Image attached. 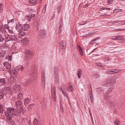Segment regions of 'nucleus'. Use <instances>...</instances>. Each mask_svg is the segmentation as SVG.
<instances>
[{"label":"nucleus","instance_id":"1","mask_svg":"<svg viewBox=\"0 0 125 125\" xmlns=\"http://www.w3.org/2000/svg\"><path fill=\"white\" fill-rule=\"evenodd\" d=\"M22 113L17 109L11 107H8L7 108V111L5 112L6 121L8 124H12L13 122L12 119L13 116H17L19 114L21 115Z\"/></svg>","mask_w":125,"mask_h":125},{"label":"nucleus","instance_id":"2","mask_svg":"<svg viewBox=\"0 0 125 125\" xmlns=\"http://www.w3.org/2000/svg\"><path fill=\"white\" fill-rule=\"evenodd\" d=\"M31 75H34L35 77L34 78H32L31 79L29 80H27L25 82V83H27L31 81L32 83H34L35 82L36 80V74L37 72L36 71V69L35 67L34 66H31V69L29 71Z\"/></svg>","mask_w":125,"mask_h":125},{"label":"nucleus","instance_id":"3","mask_svg":"<svg viewBox=\"0 0 125 125\" xmlns=\"http://www.w3.org/2000/svg\"><path fill=\"white\" fill-rule=\"evenodd\" d=\"M110 93L105 94H104V100H106L107 102L109 103V104L111 106H114L115 102L114 100L110 96Z\"/></svg>","mask_w":125,"mask_h":125},{"label":"nucleus","instance_id":"4","mask_svg":"<svg viewBox=\"0 0 125 125\" xmlns=\"http://www.w3.org/2000/svg\"><path fill=\"white\" fill-rule=\"evenodd\" d=\"M22 104V103L21 101L19 100L16 101L15 103V106L16 108L20 111V112H21L24 114V111L21 106Z\"/></svg>","mask_w":125,"mask_h":125},{"label":"nucleus","instance_id":"5","mask_svg":"<svg viewBox=\"0 0 125 125\" xmlns=\"http://www.w3.org/2000/svg\"><path fill=\"white\" fill-rule=\"evenodd\" d=\"M8 81L9 84L11 86H12L16 83V80L15 77L11 76L10 78H9Z\"/></svg>","mask_w":125,"mask_h":125},{"label":"nucleus","instance_id":"6","mask_svg":"<svg viewBox=\"0 0 125 125\" xmlns=\"http://www.w3.org/2000/svg\"><path fill=\"white\" fill-rule=\"evenodd\" d=\"M35 16L34 14L30 13L26 16V18L28 21H31L34 19Z\"/></svg>","mask_w":125,"mask_h":125},{"label":"nucleus","instance_id":"7","mask_svg":"<svg viewBox=\"0 0 125 125\" xmlns=\"http://www.w3.org/2000/svg\"><path fill=\"white\" fill-rule=\"evenodd\" d=\"M51 94L52 97L53 98V100L55 101L56 100V88L55 86L52 87Z\"/></svg>","mask_w":125,"mask_h":125},{"label":"nucleus","instance_id":"8","mask_svg":"<svg viewBox=\"0 0 125 125\" xmlns=\"http://www.w3.org/2000/svg\"><path fill=\"white\" fill-rule=\"evenodd\" d=\"M26 60H29L31 58V56L34 54L33 52L31 51L27 50L26 52Z\"/></svg>","mask_w":125,"mask_h":125},{"label":"nucleus","instance_id":"9","mask_svg":"<svg viewBox=\"0 0 125 125\" xmlns=\"http://www.w3.org/2000/svg\"><path fill=\"white\" fill-rule=\"evenodd\" d=\"M47 32L45 30H40V31L39 36L42 39L46 37Z\"/></svg>","mask_w":125,"mask_h":125},{"label":"nucleus","instance_id":"10","mask_svg":"<svg viewBox=\"0 0 125 125\" xmlns=\"http://www.w3.org/2000/svg\"><path fill=\"white\" fill-rule=\"evenodd\" d=\"M45 72L44 71H42V74L41 77V85L42 87H44L45 86Z\"/></svg>","mask_w":125,"mask_h":125},{"label":"nucleus","instance_id":"11","mask_svg":"<svg viewBox=\"0 0 125 125\" xmlns=\"http://www.w3.org/2000/svg\"><path fill=\"white\" fill-rule=\"evenodd\" d=\"M115 82V81L114 80V81H112L111 80L108 79L104 82V85L106 86H109L111 84H114Z\"/></svg>","mask_w":125,"mask_h":125},{"label":"nucleus","instance_id":"12","mask_svg":"<svg viewBox=\"0 0 125 125\" xmlns=\"http://www.w3.org/2000/svg\"><path fill=\"white\" fill-rule=\"evenodd\" d=\"M16 70L14 69L13 70H10V73L11 74V75L12 76L15 77H17L18 74L19 73L18 72V70H17L16 69Z\"/></svg>","mask_w":125,"mask_h":125},{"label":"nucleus","instance_id":"13","mask_svg":"<svg viewBox=\"0 0 125 125\" xmlns=\"http://www.w3.org/2000/svg\"><path fill=\"white\" fill-rule=\"evenodd\" d=\"M12 86V89L16 92H17L20 91V86L17 84L15 83Z\"/></svg>","mask_w":125,"mask_h":125},{"label":"nucleus","instance_id":"14","mask_svg":"<svg viewBox=\"0 0 125 125\" xmlns=\"http://www.w3.org/2000/svg\"><path fill=\"white\" fill-rule=\"evenodd\" d=\"M7 84V81L5 78H0V86H5Z\"/></svg>","mask_w":125,"mask_h":125},{"label":"nucleus","instance_id":"15","mask_svg":"<svg viewBox=\"0 0 125 125\" xmlns=\"http://www.w3.org/2000/svg\"><path fill=\"white\" fill-rule=\"evenodd\" d=\"M59 89L61 91L63 95L66 97L68 100L69 101V97L68 96V94L67 93L65 89L62 87L60 88Z\"/></svg>","mask_w":125,"mask_h":125},{"label":"nucleus","instance_id":"16","mask_svg":"<svg viewBox=\"0 0 125 125\" xmlns=\"http://www.w3.org/2000/svg\"><path fill=\"white\" fill-rule=\"evenodd\" d=\"M31 101V100L28 97H26L24 100V105L26 107L27 105H28L30 104Z\"/></svg>","mask_w":125,"mask_h":125},{"label":"nucleus","instance_id":"17","mask_svg":"<svg viewBox=\"0 0 125 125\" xmlns=\"http://www.w3.org/2000/svg\"><path fill=\"white\" fill-rule=\"evenodd\" d=\"M66 43L64 41H62L60 43V47L62 50H64L66 48Z\"/></svg>","mask_w":125,"mask_h":125},{"label":"nucleus","instance_id":"18","mask_svg":"<svg viewBox=\"0 0 125 125\" xmlns=\"http://www.w3.org/2000/svg\"><path fill=\"white\" fill-rule=\"evenodd\" d=\"M58 67H55L54 68V74H55V77L56 79H58L59 78L58 75Z\"/></svg>","mask_w":125,"mask_h":125},{"label":"nucleus","instance_id":"19","mask_svg":"<svg viewBox=\"0 0 125 125\" xmlns=\"http://www.w3.org/2000/svg\"><path fill=\"white\" fill-rule=\"evenodd\" d=\"M22 25L20 24H17L15 29L18 32H20L22 30Z\"/></svg>","mask_w":125,"mask_h":125},{"label":"nucleus","instance_id":"20","mask_svg":"<svg viewBox=\"0 0 125 125\" xmlns=\"http://www.w3.org/2000/svg\"><path fill=\"white\" fill-rule=\"evenodd\" d=\"M5 42L10 41H11V35H5Z\"/></svg>","mask_w":125,"mask_h":125},{"label":"nucleus","instance_id":"21","mask_svg":"<svg viewBox=\"0 0 125 125\" xmlns=\"http://www.w3.org/2000/svg\"><path fill=\"white\" fill-rule=\"evenodd\" d=\"M29 27V24H25L24 25L22 26V29L25 31H26L28 29Z\"/></svg>","mask_w":125,"mask_h":125},{"label":"nucleus","instance_id":"22","mask_svg":"<svg viewBox=\"0 0 125 125\" xmlns=\"http://www.w3.org/2000/svg\"><path fill=\"white\" fill-rule=\"evenodd\" d=\"M4 66L8 69H10V65L7 62H6L3 63Z\"/></svg>","mask_w":125,"mask_h":125},{"label":"nucleus","instance_id":"23","mask_svg":"<svg viewBox=\"0 0 125 125\" xmlns=\"http://www.w3.org/2000/svg\"><path fill=\"white\" fill-rule=\"evenodd\" d=\"M40 19L39 18H38L36 20V26L37 27V30L38 31L39 29V26L40 24Z\"/></svg>","mask_w":125,"mask_h":125},{"label":"nucleus","instance_id":"24","mask_svg":"<svg viewBox=\"0 0 125 125\" xmlns=\"http://www.w3.org/2000/svg\"><path fill=\"white\" fill-rule=\"evenodd\" d=\"M116 39V40H120L121 42H125V39L122 38L121 36H119V37H117Z\"/></svg>","mask_w":125,"mask_h":125},{"label":"nucleus","instance_id":"25","mask_svg":"<svg viewBox=\"0 0 125 125\" xmlns=\"http://www.w3.org/2000/svg\"><path fill=\"white\" fill-rule=\"evenodd\" d=\"M5 41V39L4 36L0 34V43H3Z\"/></svg>","mask_w":125,"mask_h":125},{"label":"nucleus","instance_id":"26","mask_svg":"<svg viewBox=\"0 0 125 125\" xmlns=\"http://www.w3.org/2000/svg\"><path fill=\"white\" fill-rule=\"evenodd\" d=\"M23 99V95L21 93H19L18 95L17 99L18 100H22Z\"/></svg>","mask_w":125,"mask_h":125},{"label":"nucleus","instance_id":"27","mask_svg":"<svg viewBox=\"0 0 125 125\" xmlns=\"http://www.w3.org/2000/svg\"><path fill=\"white\" fill-rule=\"evenodd\" d=\"M82 71L81 69H79L77 71V75L79 79L81 78V75L82 73Z\"/></svg>","mask_w":125,"mask_h":125},{"label":"nucleus","instance_id":"28","mask_svg":"<svg viewBox=\"0 0 125 125\" xmlns=\"http://www.w3.org/2000/svg\"><path fill=\"white\" fill-rule=\"evenodd\" d=\"M11 41H16L17 40V39L15 35H11Z\"/></svg>","mask_w":125,"mask_h":125},{"label":"nucleus","instance_id":"29","mask_svg":"<svg viewBox=\"0 0 125 125\" xmlns=\"http://www.w3.org/2000/svg\"><path fill=\"white\" fill-rule=\"evenodd\" d=\"M37 0H29V3L31 4H35L37 2Z\"/></svg>","mask_w":125,"mask_h":125},{"label":"nucleus","instance_id":"30","mask_svg":"<svg viewBox=\"0 0 125 125\" xmlns=\"http://www.w3.org/2000/svg\"><path fill=\"white\" fill-rule=\"evenodd\" d=\"M24 68V67L22 65H20V66H17L16 67V69L18 70V71H19L20 69H21V71L23 70Z\"/></svg>","mask_w":125,"mask_h":125},{"label":"nucleus","instance_id":"31","mask_svg":"<svg viewBox=\"0 0 125 125\" xmlns=\"http://www.w3.org/2000/svg\"><path fill=\"white\" fill-rule=\"evenodd\" d=\"M2 90L4 91H5L7 93H8L7 92L10 90V88L9 87H5L4 88H2Z\"/></svg>","mask_w":125,"mask_h":125},{"label":"nucleus","instance_id":"32","mask_svg":"<svg viewBox=\"0 0 125 125\" xmlns=\"http://www.w3.org/2000/svg\"><path fill=\"white\" fill-rule=\"evenodd\" d=\"M16 21V20L15 19L13 18L10 20H9L8 21V23H11L12 24L14 23Z\"/></svg>","mask_w":125,"mask_h":125},{"label":"nucleus","instance_id":"33","mask_svg":"<svg viewBox=\"0 0 125 125\" xmlns=\"http://www.w3.org/2000/svg\"><path fill=\"white\" fill-rule=\"evenodd\" d=\"M62 7L61 6H58L57 8V11L58 13H61L62 10Z\"/></svg>","mask_w":125,"mask_h":125},{"label":"nucleus","instance_id":"34","mask_svg":"<svg viewBox=\"0 0 125 125\" xmlns=\"http://www.w3.org/2000/svg\"><path fill=\"white\" fill-rule=\"evenodd\" d=\"M0 31L3 33H5L7 32V31L2 26H1V30Z\"/></svg>","mask_w":125,"mask_h":125},{"label":"nucleus","instance_id":"35","mask_svg":"<svg viewBox=\"0 0 125 125\" xmlns=\"http://www.w3.org/2000/svg\"><path fill=\"white\" fill-rule=\"evenodd\" d=\"M73 89V88L72 86H70L68 87L67 89V90L68 92H70L72 91Z\"/></svg>","mask_w":125,"mask_h":125},{"label":"nucleus","instance_id":"36","mask_svg":"<svg viewBox=\"0 0 125 125\" xmlns=\"http://www.w3.org/2000/svg\"><path fill=\"white\" fill-rule=\"evenodd\" d=\"M5 55V53L3 52H0V58L4 57Z\"/></svg>","mask_w":125,"mask_h":125},{"label":"nucleus","instance_id":"37","mask_svg":"<svg viewBox=\"0 0 125 125\" xmlns=\"http://www.w3.org/2000/svg\"><path fill=\"white\" fill-rule=\"evenodd\" d=\"M115 125H120V122L118 119H116L114 122Z\"/></svg>","mask_w":125,"mask_h":125},{"label":"nucleus","instance_id":"38","mask_svg":"<svg viewBox=\"0 0 125 125\" xmlns=\"http://www.w3.org/2000/svg\"><path fill=\"white\" fill-rule=\"evenodd\" d=\"M114 72V69H110L108 70H107L106 71V73H107L109 74H113V73H111V72L113 73Z\"/></svg>","mask_w":125,"mask_h":125},{"label":"nucleus","instance_id":"39","mask_svg":"<svg viewBox=\"0 0 125 125\" xmlns=\"http://www.w3.org/2000/svg\"><path fill=\"white\" fill-rule=\"evenodd\" d=\"M62 19H60V25L59 27V30H62V27L61 25L62 24Z\"/></svg>","mask_w":125,"mask_h":125},{"label":"nucleus","instance_id":"40","mask_svg":"<svg viewBox=\"0 0 125 125\" xmlns=\"http://www.w3.org/2000/svg\"><path fill=\"white\" fill-rule=\"evenodd\" d=\"M3 5L2 4L0 3V13L3 11Z\"/></svg>","mask_w":125,"mask_h":125},{"label":"nucleus","instance_id":"41","mask_svg":"<svg viewBox=\"0 0 125 125\" xmlns=\"http://www.w3.org/2000/svg\"><path fill=\"white\" fill-rule=\"evenodd\" d=\"M4 28L5 30H7L8 29H9L10 28L9 27V26L7 24H4Z\"/></svg>","mask_w":125,"mask_h":125},{"label":"nucleus","instance_id":"42","mask_svg":"<svg viewBox=\"0 0 125 125\" xmlns=\"http://www.w3.org/2000/svg\"><path fill=\"white\" fill-rule=\"evenodd\" d=\"M100 38H96L95 39H93V40H92L91 42V44H94V43L93 42L94 41H97L98 40L100 39Z\"/></svg>","mask_w":125,"mask_h":125},{"label":"nucleus","instance_id":"43","mask_svg":"<svg viewBox=\"0 0 125 125\" xmlns=\"http://www.w3.org/2000/svg\"><path fill=\"white\" fill-rule=\"evenodd\" d=\"M19 33V35H21L22 36H24L26 34V32L24 31H21Z\"/></svg>","mask_w":125,"mask_h":125},{"label":"nucleus","instance_id":"44","mask_svg":"<svg viewBox=\"0 0 125 125\" xmlns=\"http://www.w3.org/2000/svg\"><path fill=\"white\" fill-rule=\"evenodd\" d=\"M7 31L10 34H12L13 33L12 28H10Z\"/></svg>","mask_w":125,"mask_h":125},{"label":"nucleus","instance_id":"45","mask_svg":"<svg viewBox=\"0 0 125 125\" xmlns=\"http://www.w3.org/2000/svg\"><path fill=\"white\" fill-rule=\"evenodd\" d=\"M122 10L120 9H115L114 10V12H119L121 11Z\"/></svg>","mask_w":125,"mask_h":125},{"label":"nucleus","instance_id":"46","mask_svg":"<svg viewBox=\"0 0 125 125\" xmlns=\"http://www.w3.org/2000/svg\"><path fill=\"white\" fill-rule=\"evenodd\" d=\"M4 96V94L2 92H0V100L3 98Z\"/></svg>","mask_w":125,"mask_h":125},{"label":"nucleus","instance_id":"47","mask_svg":"<svg viewBox=\"0 0 125 125\" xmlns=\"http://www.w3.org/2000/svg\"><path fill=\"white\" fill-rule=\"evenodd\" d=\"M33 123L34 125H37L38 123V121L36 118H34Z\"/></svg>","mask_w":125,"mask_h":125},{"label":"nucleus","instance_id":"48","mask_svg":"<svg viewBox=\"0 0 125 125\" xmlns=\"http://www.w3.org/2000/svg\"><path fill=\"white\" fill-rule=\"evenodd\" d=\"M4 111L2 107L0 104V113H3Z\"/></svg>","mask_w":125,"mask_h":125},{"label":"nucleus","instance_id":"49","mask_svg":"<svg viewBox=\"0 0 125 125\" xmlns=\"http://www.w3.org/2000/svg\"><path fill=\"white\" fill-rule=\"evenodd\" d=\"M96 65L99 66H100L101 67H103V65H102L101 63L99 62H97L96 63Z\"/></svg>","mask_w":125,"mask_h":125},{"label":"nucleus","instance_id":"50","mask_svg":"<svg viewBox=\"0 0 125 125\" xmlns=\"http://www.w3.org/2000/svg\"><path fill=\"white\" fill-rule=\"evenodd\" d=\"M119 70H116V69H115L114 70V72H113V73H118L119 71H120Z\"/></svg>","mask_w":125,"mask_h":125},{"label":"nucleus","instance_id":"51","mask_svg":"<svg viewBox=\"0 0 125 125\" xmlns=\"http://www.w3.org/2000/svg\"><path fill=\"white\" fill-rule=\"evenodd\" d=\"M77 49H78L79 51H80V50H82V49L81 47L78 45H77Z\"/></svg>","mask_w":125,"mask_h":125},{"label":"nucleus","instance_id":"52","mask_svg":"<svg viewBox=\"0 0 125 125\" xmlns=\"http://www.w3.org/2000/svg\"><path fill=\"white\" fill-rule=\"evenodd\" d=\"M34 105V104H30L29 105V107L30 108H31Z\"/></svg>","mask_w":125,"mask_h":125},{"label":"nucleus","instance_id":"53","mask_svg":"<svg viewBox=\"0 0 125 125\" xmlns=\"http://www.w3.org/2000/svg\"><path fill=\"white\" fill-rule=\"evenodd\" d=\"M89 96L90 98V99H92L93 97L92 93L91 92L90 94H89Z\"/></svg>","mask_w":125,"mask_h":125},{"label":"nucleus","instance_id":"54","mask_svg":"<svg viewBox=\"0 0 125 125\" xmlns=\"http://www.w3.org/2000/svg\"><path fill=\"white\" fill-rule=\"evenodd\" d=\"M79 51L80 55L81 56H82L83 55L82 50H80V51Z\"/></svg>","mask_w":125,"mask_h":125},{"label":"nucleus","instance_id":"55","mask_svg":"<svg viewBox=\"0 0 125 125\" xmlns=\"http://www.w3.org/2000/svg\"><path fill=\"white\" fill-rule=\"evenodd\" d=\"M8 61H11V60L12 57L11 56H9L8 57Z\"/></svg>","mask_w":125,"mask_h":125},{"label":"nucleus","instance_id":"56","mask_svg":"<svg viewBox=\"0 0 125 125\" xmlns=\"http://www.w3.org/2000/svg\"><path fill=\"white\" fill-rule=\"evenodd\" d=\"M107 1L110 4H111L112 2V0H108Z\"/></svg>","mask_w":125,"mask_h":125},{"label":"nucleus","instance_id":"57","mask_svg":"<svg viewBox=\"0 0 125 125\" xmlns=\"http://www.w3.org/2000/svg\"><path fill=\"white\" fill-rule=\"evenodd\" d=\"M30 64L29 62H27V63H26V67H27L29 65V64Z\"/></svg>","mask_w":125,"mask_h":125},{"label":"nucleus","instance_id":"58","mask_svg":"<svg viewBox=\"0 0 125 125\" xmlns=\"http://www.w3.org/2000/svg\"><path fill=\"white\" fill-rule=\"evenodd\" d=\"M18 52L16 51H13L12 52L13 54H15L16 53H18Z\"/></svg>","mask_w":125,"mask_h":125},{"label":"nucleus","instance_id":"59","mask_svg":"<svg viewBox=\"0 0 125 125\" xmlns=\"http://www.w3.org/2000/svg\"><path fill=\"white\" fill-rule=\"evenodd\" d=\"M89 113H90V116L91 117V118H92V113H91V110L89 109Z\"/></svg>","mask_w":125,"mask_h":125},{"label":"nucleus","instance_id":"60","mask_svg":"<svg viewBox=\"0 0 125 125\" xmlns=\"http://www.w3.org/2000/svg\"><path fill=\"white\" fill-rule=\"evenodd\" d=\"M18 38H22V36L21 35H19V33L18 34Z\"/></svg>","mask_w":125,"mask_h":125},{"label":"nucleus","instance_id":"61","mask_svg":"<svg viewBox=\"0 0 125 125\" xmlns=\"http://www.w3.org/2000/svg\"><path fill=\"white\" fill-rule=\"evenodd\" d=\"M123 30V29H116L115 30V31H121V30Z\"/></svg>","mask_w":125,"mask_h":125},{"label":"nucleus","instance_id":"62","mask_svg":"<svg viewBox=\"0 0 125 125\" xmlns=\"http://www.w3.org/2000/svg\"><path fill=\"white\" fill-rule=\"evenodd\" d=\"M117 37H119V36H116L115 37V38H113V40H116V38Z\"/></svg>","mask_w":125,"mask_h":125},{"label":"nucleus","instance_id":"63","mask_svg":"<svg viewBox=\"0 0 125 125\" xmlns=\"http://www.w3.org/2000/svg\"><path fill=\"white\" fill-rule=\"evenodd\" d=\"M45 11H46V9H45V8H44L42 10V12L43 13H44L45 12Z\"/></svg>","mask_w":125,"mask_h":125},{"label":"nucleus","instance_id":"64","mask_svg":"<svg viewBox=\"0 0 125 125\" xmlns=\"http://www.w3.org/2000/svg\"><path fill=\"white\" fill-rule=\"evenodd\" d=\"M112 87H110L109 88V91H110V92L112 90Z\"/></svg>","mask_w":125,"mask_h":125}]
</instances>
